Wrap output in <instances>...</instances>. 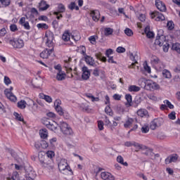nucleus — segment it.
Masks as SVG:
<instances>
[{"label":"nucleus","instance_id":"1","mask_svg":"<svg viewBox=\"0 0 180 180\" xmlns=\"http://www.w3.org/2000/svg\"><path fill=\"white\" fill-rule=\"evenodd\" d=\"M45 37L47 38L46 46L51 49H47L48 57H50L54 51V44H56V40L54 39V34L51 32H49L48 34H45Z\"/></svg>","mask_w":180,"mask_h":180},{"label":"nucleus","instance_id":"2","mask_svg":"<svg viewBox=\"0 0 180 180\" xmlns=\"http://www.w3.org/2000/svg\"><path fill=\"white\" fill-rule=\"evenodd\" d=\"M80 49L82 50L80 53L84 56V61L86 63V64L91 65V67H96V64L95 63V60H94V58H92L91 56L86 55V48H85L84 46H82Z\"/></svg>","mask_w":180,"mask_h":180},{"label":"nucleus","instance_id":"3","mask_svg":"<svg viewBox=\"0 0 180 180\" xmlns=\"http://www.w3.org/2000/svg\"><path fill=\"white\" fill-rule=\"evenodd\" d=\"M59 127L65 136H74L72 128L67 122H60Z\"/></svg>","mask_w":180,"mask_h":180},{"label":"nucleus","instance_id":"4","mask_svg":"<svg viewBox=\"0 0 180 180\" xmlns=\"http://www.w3.org/2000/svg\"><path fill=\"white\" fill-rule=\"evenodd\" d=\"M9 44L13 46L14 49H22L25 46L23 39L13 38L9 40Z\"/></svg>","mask_w":180,"mask_h":180},{"label":"nucleus","instance_id":"5","mask_svg":"<svg viewBox=\"0 0 180 180\" xmlns=\"http://www.w3.org/2000/svg\"><path fill=\"white\" fill-rule=\"evenodd\" d=\"M163 33L164 31L162 30L158 31L154 43L155 46H159V47H162V46H164V42H161V40H165V36H164Z\"/></svg>","mask_w":180,"mask_h":180},{"label":"nucleus","instance_id":"6","mask_svg":"<svg viewBox=\"0 0 180 180\" xmlns=\"http://www.w3.org/2000/svg\"><path fill=\"white\" fill-rule=\"evenodd\" d=\"M58 169L59 171H69V172H72V169H71V167H70V165L67 162V160L62 159L60 160L59 164H58Z\"/></svg>","mask_w":180,"mask_h":180},{"label":"nucleus","instance_id":"7","mask_svg":"<svg viewBox=\"0 0 180 180\" xmlns=\"http://www.w3.org/2000/svg\"><path fill=\"white\" fill-rule=\"evenodd\" d=\"M105 126H107L108 129L110 130V131H113L115 127H117L118 123L116 121H112V123L109 120V118L105 116Z\"/></svg>","mask_w":180,"mask_h":180},{"label":"nucleus","instance_id":"8","mask_svg":"<svg viewBox=\"0 0 180 180\" xmlns=\"http://www.w3.org/2000/svg\"><path fill=\"white\" fill-rule=\"evenodd\" d=\"M61 105V100L56 99L54 102L55 110H56L57 113H58L59 116H63L64 113V110H63V107L60 106Z\"/></svg>","mask_w":180,"mask_h":180},{"label":"nucleus","instance_id":"9","mask_svg":"<svg viewBox=\"0 0 180 180\" xmlns=\"http://www.w3.org/2000/svg\"><path fill=\"white\" fill-rule=\"evenodd\" d=\"M150 16L152 19L156 18V22H162V20H165V17L164 16V15L158 11H153V13H151Z\"/></svg>","mask_w":180,"mask_h":180},{"label":"nucleus","instance_id":"10","mask_svg":"<svg viewBox=\"0 0 180 180\" xmlns=\"http://www.w3.org/2000/svg\"><path fill=\"white\" fill-rule=\"evenodd\" d=\"M155 6L160 12H165L167 11L165 4L160 0H155Z\"/></svg>","mask_w":180,"mask_h":180},{"label":"nucleus","instance_id":"11","mask_svg":"<svg viewBox=\"0 0 180 180\" xmlns=\"http://www.w3.org/2000/svg\"><path fill=\"white\" fill-rule=\"evenodd\" d=\"M82 70L83 72L82 75V79H89V77L91 76V72H89V70H88V67L84 66Z\"/></svg>","mask_w":180,"mask_h":180},{"label":"nucleus","instance_id":"12","mask_svg":"<svg viewBox=\"0 0 180 180\" xmlns=\"http://www.w3.org/2000/svg\"><path fill=\"white\" fill-rule=\"evenodd\" d=\"M101 176L103 180H115V176L110 174V172H103L101 174Z\"/></svg>","mask_w":180,"mask_h":180},{"label":"nucleus","instance_id":"13","mask_svg":"<svg viewBox=\"0 0 180 180\" xmlns=\"http://www.w3.org/2000/svg\"><path fill=\"white\" fill-rule=\"evenodd\" d=\"M139 117H150V115L148 114V111L146 109L141 108L136 112Z\"/></svg>","mask_w":180,"mask_h":180},{"label":"nucleus","instance_id":"14","mask_svg":"<svg viewBox=\"0 0 180 180\" xmlns=\"http://www.w3.org/2000/svg\"><path fill=\"white\" fill-rule=\"evenodd\" d=\"M4 94L7 99H9V101H11V102H16V96L13 95V93H12V91H4Z\"/></svg>","mask_w":180,"mask_h":180},{"label":"nucleus","instance_id":"15","mask_svg":"<svg viewBox=\"0 0 180 180\" xmlns=\"http://www.w3.org/2000/svg\"><path fill=\"white\" fill-rule=\"evenodd\" d=\"M39 136L41 139H43L44 140H46L49 137V131H47V129L44 128L39 130Z\"/></svg>","mask_w":180,"mask_h":180},{"label":"nucleus","instance_id":"16","mask_svg":"<svg viewBox=\"0 0 180 180\" xmlns=\"http://www.w3.org/2000/svg\"><path fill=\"white\" fill-rule=\"evenodd\" d=\"M91 15L93 18V20H94V22H98V20H99V18H101L99 11L98 10L92 11L91 12Z\"/></svg>","mask_w":180,"mask_h":180},{"label":"nucleus","instance_id":"17","mask_svg":"<svg viewBox=\"0 0 180 180\" xmlns=\"http://www.w3.org/2000/svg\"><path fill=\"white\" fill-rule=\"evenodd\" d=\"M50 8V5L47 4V2L44 0H41L39 3V11H47Z\"/></svg>","mask_w":180,"mask_h":180},{"label":"nucleus","instance_id":"18","mask_svg":"<svg viewBox=\"0 0 180 180\" xmlns=\"http://www.w3.org/2000/svg\"><path fill=\"white\" fill-rule=\"evenodd\" d=\"M49 130H51V131H57L58 129V124L54 121H51L49 126L48 127Z\"/></svg>","mask_w":180,"mask_h":180},{"label":"nucleus","instance_id":"19","mask_svg":"<svg viewBox=\"0 0 180 180\" xmlns=\"http://www.w3.org/2000/svg\"><path fill=\"white\" fill-rule=\"evenodd\" d=\"M5 150L6 151H7V153H9V154H11V157H13L14 160H16L18 158V153L15 151V150L8 147H6Z\"/></svg>","mask_w":180,"mask_h":180},{"label":"nucleus","instance_id":"20","mask_svg":"<svg viewBox=\"0 0 180 180\" xmlns=\"http://www.w3.org/2000/svg\"><path fill=\"white\" fill-rule=\"evenodd\" d=\"M132 146L134 147H135L136 148V151H139V150H147V148H148V146H143L139 143H136V142H133V144Z\"/></svg>","mask_w":180,"mask_h":180},{"label":"nucleus","instance_id":"21","mask_svg":"<svg viewBox=\"0 0 180 180\" xmlns=\"http://www.w3.org/2000/svg\"><path fill=\"white\" fill-rule=\"evenodd\" d=\"M125 99L127 103H125L126 106H132L133 105V98L129 94L125 95Z\"/></svg>","mask_w":180,"mask_h":180},{"label":"nucleus","instance_id":"22","mask_svg":"<svg viewBox=\"0 0 180 180\" xmlns=\"http://www.w3.org/2000/svg\"><path fill=\"white\" fill-rule=\"evenodd\" d=\"M129 58L134 63L129 65L128 68H135L136 64H138L137 60H136V56H134L133 53H130Z\"/></svg>","mask_w":180,"mask_h":180},{"label":"nucleus","instance_id":"23","mask_svg":"<svg viewBox=\"0 0 180 180\" xmlns=\"http://www.w3.org/2000/svg\"><path fill=\"white\" fill-rule=\"evenodd\" d=\"M67 77V75L65 74V72H58L57 75H56V79H58V81H64V79H65Z\"/></svg>","mask_w":180,"mask_h":180},{"label":"nucleus","instance_id":"24","mask_svg":"<svg viewBox=\"0 0 180 180\" xmlns=\"http://www.w3.org/2000/svg\"><path fill=\"white\" fill-rule=\"evenodd\" d=\"M70 38L71 33H70V31H65L62 36V40H63V41H69Z\"/></svg>","mask_w":180,"mask_h":180},{"label":"nucleus","instance_id":"25","mask_svg":"<svg viewBox=\"0 0 180 180\" xmlns=\"http://www.w3.org/2000/svg\"><path fill=\"white\" fill-rule=\"evenodd\" d=\"M143 150H146V152L142 153V154H143V155H146L147 157H153V155H154V149H153L152 148H148L147 149H143Z\"/></svg>","mask_w":180,"mask_h":180},{"label":"nucleus","instance_id":"26","mask_svg":"<svg viewBox=\"0 0 180 180\" xmlns=\"http://www.w3.org/2000/svg\"><path fill=\"white\" fill-rule=\"evenodd\" d=\"M117 162H118L119 164H121V165H124V167H129V163H127V162H124V159L122 155H118L117 157Z\"/></svg>","mask_w":180,"mask_h":180},{"label":"nucleus","instance_id":"27","mask_svg":"<svg viewBox=\"0 0 180 180\" xmlns=\"http://www.w3.org/2000/svg\"><path fill=\"white\" fill-rule=\"evenodd\" d=\"M144 32H145V33H146V36H147V37H148V39H153V37H154V32L150 31L149 27H146L145 28Z\"/></svg>","mask_w":180,"mask_h":180},{"label":"nucleus","instance_id":"28","mask_svg":"<svg viewBox=\"0 0 180 180\" xmlns=\"http://www.w3.org/2000/svg\"><path fill=\"white\" fill-rule=\"evenodd\" d=\"M172 50H174V51H176V53L180 54V44L178 42L172 44Z\"/></svg>","mask_w":180,"mask_h":180},{"label":"nucleus","instance_id":"29","mask_svg":"<svg viewBox=\"0 0 180 180\" xmlns=\"http://www.w3.org/2000/svg\"><path fill=\"white\" fill-rule=\"evenodd\" d=\"M86 98L91 100V102H99V97H95L92 94H86Z\"/></svg>","mask_w":180,"mask_h":180},{"label":"nucleus","instance_id":"30","mask_svg":"<svg viewBox=\"0 0 180 180\" xmlns=\"http://www.w3.org/2000/svg\"><path fill=\"white\" fill-rule=\"evenodd\" d=\"M39 160L41 165V167H44V165L46 164V162L47 161V158L45 155H39Z\"/></svg>","mask_w":180,"mask_h":180},{"label":"nucleus","instance_id":"31","mask_svg":"<svg viewBox=\"0 0 180 180\" xmlns=\"http://www.w3.org/2000/svg\"><path fill=\"white\" fill-rule=\"evenodd\" d=\"M26 105H27V103L25 100H21L18 102V108H19V109H25Z\"/></svg>","mask_w":180,"mask_h":180},{"label":"nucleus","instance_id":"32","mask_svg":"<svg viewBox=\"0 0 180 180\" xmlns=\"http://www.w3.org/2000/svg\"><path fill=\"white\" fill-rule=\"evenodd\" d=\"M15 120H18V122H25V119L23 118V115H22L21 114H19V112H15L13 113Z\"/></svg>","mask_w":180,"mask_h":180},{"label":"nucleus","instance_id":"33","mask_svg":"<svg viewBox=\"0 0 180 180\" xmlns=\"http://www.w3.org/2000/svg\"><path fill=\"white\" fill-rule=\"evenodd\" d=\"M162 75L165 78L170 79L172 77V75H171V72L169 70L165 69L162 71Z\"/></svg>","mask_w":180,"mask_h":180},{"label":"nucleus","instance_id":"34","mask_svg":"<svg viewBox=\"0 0 180 180\" xmlns=\"http://www.w3.org/2000/svg\"><path fill=\"white\" fill-rule=\"evenodd\" d=\"M155 122L158 127H161L164 124V119L162 117L155 118Z\"/></svg>","mask_w":180,"mask_h":180},{"label":"nucleus","instance_id":"35","mask_svg":"<svg viewBox=\"0 0 180 180\" xmlns=\"http://www.w3.org/2000/svg\"><path fill=\"white\" fill-rule=\"evenodd\" d=\"M34 148L38 153H41L43 151V148H41V143H40V141H36L34 143Z\"/></svg>","mask_w":180,"mask_h":180},{"label":"nucleus","instance_id":"36","mask_svg":"<svg viewBox=\"0 0 180 180\" xmlns=\"http://www.w3.org/2000/svg\"><path fill=\"white\" fill-rule=\"evenodd\" d=\"M41 147L43 150H46V148H49V142L46 141V139H43L40 141Z\"/></svg>","mask_w":180,"mask_h":180},{"label":"nucleus","instance_id":"37","mask_svg":"<svg viewBox=\"0 0 180 180\" xmlns=\"http://www.w3.org/2000/svg\"><path fill=\"white\" fill-rule=\"evenodd\" d=\"M68 8L70 9V11H79V7L75 4V2H71L70 5L68 6Z\"/></svg>","mask_w":180,"mask_h":180},{"label":"nucleus","instance_id":"38","mask_svg":"<svg viewBox=\"0 0 180 180\" xmlns=\"http://www.w3.org/2000/svg\"><path fill=\"white\" fill-rule=\"evenodd\" d=\"M41 123L44 124V126H46V127L48 129L51 122H50V120L49 118L44 117L41 119Z\"/></svg>","mask_w":180,"mask_h":180},{"label":"nucleus","instance_id":"39","mask_svg":"<svg viewBox=\"0 0 180 180\" xmlns=\"http://www.w3.org/2000/svg\"><path fill=\"white\" fill-rule=\"evenodd\" d=\"M96 58H97V60L103 61V63H106L107 61L106 57L103 56L102 53H96Z\"/></svg>","mask_w":180,"mask_h":180},{"label":"nucleus","instance_id":"40","mask_svg":"<svg viewBox=\"0 0 180 180\" xmlns=\"http://www.w3.org/2000/svg\"><path fill=\"white\" fill-rule=\"evenodd\" d=\"M113 34V29L110 27H106L104 30V34L105 36H110V34Z\"/></svg>","mask_w":180,"mask_h":180},{"label":"nucleus","instance_id":"41","mask_svg":"<svg viewBox=\"0 0 180 180\" xmlns=\"http://www.w3.org/2000/svg\"><path fill=\"white\" fill-rule=\"evenodd\" d=\"M37 27L42 30H47V29H49V26L46 23H39L37 25Z\"/></svg>","mask_w":180,"mask_h":180},{"label":"nucleus","instance_id":"42","mask_svg":"<svg viewBox=\"0 0 180 180\" xmlns=\"http://www.w3.org/2000/svg\"><path fill=\"white\" fill-rule=\"evenodd\" d=\"M0 3L3 5V8H8L11 5V0H0Z\"/></svg>","mask_w":180,"mask_h":180},{"label":"nucleus","instance_id":"43","mask_svg":"<svg viewBox=\"0 0 180 180\" xmlns=\"http://www.w3.org/2000/svg\"><path fill=\"white\" fill-rule=\"evenodd\" d=\"M105 112L109 116H113V110L110 108V106L107 105L105 108Z\"/></svg>","mask_w":180,"mask_h":180},{"label":"nucleus","instance_id":"44","mask_svg":"<svg viewBox=\"0 0 180 180\" xmlns=\"http://www.w3.org/2000/svg\"><path fill=\"white\" fill-rule=\"evenodd\" d=\"M149 86H150V88H151L152 89H154L155 91L160 89V84H158L155 82L150 84Z\"/></svg>","mask_w":180,"mask_h":180},{"label":"nucleus","instance_id":"45","mask_svg":"<svg viewBox=\"0 0 180 180\" xmlns=\"http://www.w3.org/2000/svg\"><path fill=\"white\" fill-rule=\"evenodd\" d=\"M6 113V107L0 101V115H4Z\"/></svg>","mask_w":180,"mask_h":180},{"label":"nucleus","instance_id":"46","mask_svg":"<svg viewBox=\"0 0 180 180\" xmlns=\"http://www.w3.org/2000/svg\"><path fill=\"white\" fill-rule=\"evenodd\" d=\"M157 127H158L157 125V122H155V120H153L150 123V129H151V130H155Z\"/></svg>","mask_w":180,"mask_h":180},{"label":"nucleus","instance_id":"47","mask_svg":"<svg viewBox=\"0 0 180 180\" xmlns=\"http://www.w3.org/2000/svg\"><path fill=\"white\" fill-rule=\"evenodd\" d=\"M132 123H133V120L131 118H129L124 124V127H125V129H127L129 127L131 126Z\"/></svg>","mask_w":180,"mask_h":180},{"label":"nucleus","instance_id":"48","mask_svg":"<svg viewBox=\"0 0 180 180\" xmlns=\"http://www.w3.org/2000/svg\"><path fill=\"white\" fill-rule=\"evenodd\" d=\"M80 108L83 112H89V105L85 103H82Z\"/></svg>","mask_w":180,"mask_h":180},{"label":"nucleus","instance_id":"49","mask_svg":"<svg viewBox=\"0 0 180 180\" xmlns=\"http://www.w3.org/2000/svg\"><path fill=\"white\" fill-rule=\"evenodd\" d=\"M58 9L59 13H64L65 12V6L63 4L58 5Z\"/></svg>","mask_w":180,"mask_h":180},{"label":"nucleus","instance_id":"50","mask_svg":"<svg viewBox=\"0 0 180 180\" xmlns=\"http://www.w3.org/2000/svg\"><path fill=\"white\" fill-rule=\"evenodd\" d=\"M143 68L148 74H151V68H150V66H148V64H147V62L144 63Z\"/></svg>","mask_w":180,"mask_h":180},{"label":"nucleus","instance_id":"51","mask_svg":"<svg viewBox=\"0 0 180 180\" xmlns=\"http://www.w3.org/2000/svg\"><path fill=\"white\" fill-rule=\"evenodd\" d=\"M168 117L170 120H175V119H176V112H175V111L171 112V113L168 115Z\"/></svg>","mask_w":180,"mask_h":180},{"label":"nucleus","instance_id":"52","mask_svg":"<svg viewBox=\"0 0 180 180\" xmlns=\"http://www.w3.org/2000/svg\"><path fill=\"white\" fill-rule=\"evenodd\" d=\"M46 155H47V157H46V158H53L56 155V154L53 150H48L46 152Z\"/></svg>","mask_w":180,"mask_h":180},{"label":"nucleus","instance_id":"53","mask_svg":"<svg viewBox=\"0 0 180 180\" xmlns=\"http://www.w3.org/2000/svg\"><path fill=\"white\" fill-rule=\"evenodd\" d=\"M141 131H142V133H148V131H150V127L147 125H144L143 127H141Z\"/></svg>","mask_w":180,"mask_h":180},{"label":"nucleus","instance_id":"54","mask_svg":"<svg viewBox=\"0 0 180 180\" xmlns=\"http://www.w3.org/2000/svg\"><path fill=\"white\" fill-rule=\"evenodd\" d=\"M141 88L136 85L129 86L128 91H140Z\"/></svg>","mask_w":180,"mask_h":180},{"label":"nucleus","instance_id":"55","mask_svg":"<svg viewBox=\"0 0 180 180\" xmlns=\"http://www.w3.org/2000/svg\"><path fill=\"white\" fill-rule=\"evenodd\" d=\"M40 58H49V55L47 54V49H46V50L43 51L40 53Z\"/></svg>","mask_w":180,"mask_h":180},{"label":"nucleus","instance_id":"56","mask_svg":"<svg viewBox=\"0 0 180 180\" xmlns=\"http://www.w3.org/2000/svg\"><path fill=\"white\" fill-rule=\"evenodd\" d=\"M124 33L127 34V36L131 37L133 36V31L130 30V28H126L124 30Z\"/></svg>","mask_w":180,"mask_h":180},{"label":"nucleus","instance_id":"57","mask_svg":"<svg viewBox=\"0 0 180 180\" xmlns=\"http://www.w3.org/2000/svg\"><path fill=\"white\" fill-rule=\"evenodd\" d=\"M169 157L171 162H176V161H178V155H169Z\"/></svg>","mask_w":180,"mask_h":180},{"label":"nucleus","instance_id":"58","mask_svg":"<svg viewBox=\"0 0 180 180\" xmlns=\"http://www.w3.org/2000/svg\"><path fill=\"white\" fill-rule=\"evenodd\" d=\"M51 167V160H50L48 158H46V162L45 165H44V168Z\"/></svg>","mask_w":180,"mask_h":180},{"label":"nucleus","instance_id":"59","mask_svg":"<svg viewBox=\"0 0 180 180\" xmlns=\"http://www.w3.org/2000/svg\"><path fill=\"white\" fill-rule=\"evenodd\" d=\"M164 103H166L167 108H169V109H174V105H172L168 100H165Z\"/></svg>","mask_w":180,"mask_h":180},{"label":"nucleus","instance_id":"60","mask_svg":"<svg viewBox=\"0 0 180 180\" xmlns=\"http://www.w3.org/2000/svg\"><path fill=\"white\" fill-rule=\"evenodd\" d=\"M18 25L16 24H12L10 25L11 32H18Z\"/></svg>","mask_w":180,"mask_h":180},{"label":"nucleus","instance_id":"61","mask_svg":"<svg viewBox=\"0 0 180 180\" xmlns=\"http://www.w3.org/2000/svg\"><path fill=\"white\" fill-rule=\"evenodd\" d=\"M174 22L172 21H169L167 24V27L168 28L169 30H172L174 29Z\"/></svg>","mask_w":180,"mask_h":180},{"label":"nucleus","instance_id":"62","mask_svg":"<svg viewBox=\"0 0 180 180\" xmlns=\"http://www.w3.org/2000/svg\"><path fill=\"white\" fill-rule=\"evenodd\" d=\"M134 103L137 105H140L141 103V97L136 96L134 99Z\"/></svg>","mask_w":180,"mask_h":180},{"label":"nucleus","instance_id":"63","mask_svg":"<svg viewBox=\"0 0 180 180\" xmlns=\"http://www.w3.org/2000/svg\"><path fill=\"white\" fill-rule=\"evenodd\" d=\"M57 142V138H52L51 139L49 140V147H55L54 143Z\"/></svg>","mask_w":180,"mask_h":180},{"label":"nucleus","instance_id":"64","mask_svg":"<svg viewBox=\"0 0 180 180\" xmlns=\"http://www.w3.org/2000/svg\"><path fill=\"white\" fill-rule=\"evenodd\" d=\"M103 121H102V120H98V129H99V130H101V131H102V130H103Z\"/></svg>","mask_w":180,"mask_h":180}]
</instances>
